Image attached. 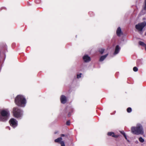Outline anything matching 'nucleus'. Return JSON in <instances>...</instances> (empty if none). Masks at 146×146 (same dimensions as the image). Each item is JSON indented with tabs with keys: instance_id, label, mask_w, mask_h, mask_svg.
<instances>
[{
	"instance_id": "nucleus-13",
	"label": "nucleus",
	"mask_w": 146,
	"mask_h": 146,
	"mask_svg": "<svg viewBox=\"0 0 146 146\" xmlns=\"http://www.w3.org/2000/svg\"><path fill=\"white\" fill-rule=\"evenodd\" d=\"M108 55V54H107L105 55L102 56L100 57L99 61L100 62L103 61Z\"/></svg>"
},
{
	"instance_id": "nucleus-6",
	"label": "nucleus",
	"mask_w": 146,
	"mask_h": 146,
	"mask_svg": "<svg viewBox=\"0 0 146 146\" xmlns=\"http://www.w3.org/2000/svg\"><path fill=\"white\" fill-rule=\"evenodd\" d=\"M9 123L11 126L13 128L17 127L18 125V122L14 118L11 119L9 121Z\"/></svg>"
},
{
	"instance_id": "nucleus-19",
	"label": "nucleus",
	"mask_w": 146,
	"mask_h": 146,
	"mask_svg": "<svg viewBox=\"0 0 146 146\" xmlns=\"http://www.w3.org/2000/svg\"><path fill=\"white\" fill-rule=\"evenodd\" d=\"M68 100V98H67L64 96V104Z\"/></svg>"
},
{
	"instance_id": "nucleus-25",
	"label": "nucleus",
	"mask_w": 146,
	"mask_h": 146,
	"mask_svg": "<svg viewBox=\"0 0 146 146\" xmlns=\"http://www.w3.org/2000/svg\"><path fill=\"white\" fill-rule=\"evenodd\" d=\"M121 133L123 135H124V133H125L123 131H121Z\"/></svg>"
},
{
	"instance_id": "nucleus-20",
	"label": "nucleus",
	"mask_w": 146,
	"mask_h": 146,
	"mask_svg": "<svg viewBox=\"0 0 146 146\" xmlns=\"http://www.w3.org/2000/svg\"><path fill=\"white\" fill-rule=\"evenodd\" d=\"M82 74L80 73L79 74H77V78L78 79H79L81 77V75Z\"/></svg>"
},
{
	"instance_id": "nucleus-12",
	"label": "nucleus",
	"mask_w": 146,
	"mask_h": 146,
	"mask_svg": "<svg viewBox=\"0 0 146 146\" xmlns=\"http://www.w3.org/2000/svg\"><path fill=\"white\" fill-rule=\"evenodd\" d=\"M108 135L109 136H111L112 137L117 138L118 137V135H115L114 133L113 132H109L108 133Z\"/></svg>"
},
{
	"instance_id": "nucleus-22",
	"label": "nucleus",
	"mask_w": 146,
	"mask_h": 146,
	"mask_svg": "<svg viewBox=\"0 0 146 146\" xmlns=\"http://www.w3.org/2000/svg\"><path fill=\"white\" fill-rule=\"evenodd\" d=\"M70 120H69L67 121L66 122V125H67L68 126L70 125Z\"/></svg>"
},
{
	"instance_id": "nucleus-30",
	"label": "nucleus",
	"mask_w": 146,
	"mask_h": 146,
	"mask_svg": "<svg viewBox=\"0 0 146 146\" xmlns=\"http://www.w3.org/2000/svg\"><path fill=\"white\" fill-rule=\"evenodd\" d=\"M61 136H62V137H64V134H62L61 135Z\"/></svg>"
},
{
	"instance_id": "nucleus-14",
	"label": "nucleus",
	"mask_w": 146,
	"mask_h": 146,
	"mask_svg": "<svg viewBox=\"0 0 146 146\" xmlns=\"http://www.w3.org/2000/svg\"><path fill=\"white\" fill-rule=\"evenodd\" d=\"M139 44L145 47V50H146V44L144 43L143 42L140 41L139 42Z\"/></svg>"
},
{
	"instance_id": "nucleus-32",
	"label": "nucleus",
	"mask_w": 146,
	"mask_h": 146,
	"mask_svg": "<svg viewBox=\"0 0 146 146\" xmlns=\"http://www.w3.org/2000/svg\"><path fill=\"white\" fill-rule=\"evenodd\" d=\"M125 139H126V140H127V139H127V138H125Z\"/></svg>"
},
{
	"instance_id": "nucleus-31",
	"label": "nucleus",
	"mask_w": 146,
	"mask_h": 146,
	"mask_svg": "<svg viewBox=\"0 0 146 146\" xmlns=\"http://www.w3.org/2000/svg\"><path fill=\"white\" fill-rule=\"evenodd\" d=\"M127 141H128V142H129V140L128 139H127Z\"/></svg>"
},
{
	"instance_id": "nucleus-8",
	"label": "nucleus",
	"mask_w": 146,
	"mask_h": 146,
	"mask_svg": "<svg viewBox=\"0 0 146 146\" xmlns=\"http://www.w3.org/2000/svg\"><path fill=\"white\" fill-rule=\"evenodd\" d=\"M62 139L61 137H59L54 140V142L56 143H60L61 145V146H64V141H62Z\"/></svg>"
},
{
	"instance_id": "nucleus-2",
	"label": "nucleus",
	"mask_w": 146,
	"mask_h": 146,
	"mask_svg": "<svg viewBox=\"0 0 146 146\" xmlns=\"http://www.w3.org/2000/svg\"><path fill=\"white\" fill-rule=\"evenodd\" d=\"M131 130L132 133L135 135H142L144 133L143 127L140 124H137L136 127H132Z\"/></svg>"
},
{
	"instance_id": "nucleus-27",
	"label": "nucleus",
	"mask_w": 146,
	"mask_h": 146,
	"mask_svg": "<svg viewBox=\"0 0 146 146\" xmlns=\"http://www.w3.org/2000/svg\"><path fill=\"white\" fill-rule=\"evenodd\" d=\"M135 143L136 144H138L139 143V142L138 141H135Z\"/></svg>"
},
{
	"instance_id": "nucleus-33",
	"label": "nucleus",
	"mask_w": 146,
	"mask_h": 146,
	"mask_svg": "<svg viewBox=\"0 0 146 146\" xmlns=\"http://www.w3.org/2000/svg\"><path fill=\"white\" fill-rule=\"evenodd\" d=\"M145 35H146V33H145Z\"/></svg>"
},
{
	"instance_id": "nucleus-9",
	"label": "nucleus",
	"mask_w": 146,
	"mask_h": 146,
	"mask_svg": "<svg viewBox=\"0 0 146 146\" xmlns=\"http://www.w3.org/2000/svg\"><path fill=\"white\" fill-rule=\"evenodd\" d=\"M116 33L117 36L119 37L123 35V33L121 31V29L120 27H118L117 28L116 31Z\"/></svg>"
},
{
	"instance_id": "nucleus-7",
	"label": "nucleus",
	"mask_w": 146,
	"mask_h": 146,
	"mask_svg": "<svg viewBox=\"0 0 146 146\" xmlns=\"http://www.w3.org/2000/svg\"><path fill=\"white\" fill-rule=\"evenodd\" d=\"M83 60L85 62L87 63L90 62L91 60V58L88 55L85 54L83 57Z\"/></svg>"
},
{
	"instance_id": "nucleus-28",
	"label": "nucleus",
	"mask_w": 146,
	"mask_h": 146,
	"mask_svg": "<svg viewBox=\"0 0 146 146\" xmlns=\"http://www.w3.org/2000/svg\"><path fill=\"white\" fill-rule=\"evenodd\" d=\"M7 128H8L9 129V130H10V127H7Z\"/></svg>"
},
{
	"instance_id": "nucleus-5",
	"label": "nucleus",
	"mask_w": 146,
	"mask_h": 146,
	"mask_svg": "<svg viewBox=\"0 0 146 146\" xmlns=\"http://www.w3.org/2000/svg\"><path fill=\"white\" fill-rule=\"evenodd\" d=\"M146 25V22H143L141 23H139L138 24L136 25L135 28L138 31H142L143 29Z\"/></svg>"
},
{
	"instance_id": "nucleus-24",
	"label": "nucleus",
	"mask_w": 146,
	"mask_h": 146,
	"mask_svg": "<svg viewBox=\"0 0 146 146\" xmlns=\"http://www.w3.org/2000/svg\"><path fill=\"white\" fill-rule=\"evenodd\" d=\"M35 1L36 3L37 4H38L40 2V0H35Z\"/></svg>"
},
{
	"instance_id": "nucleus-34",
	"label": "nucleus",
	"mask_w": 146,
	"mask_h": 146,
	"mask_svg": "<svg viewBox=\"0 0 146 146\" xmlns=\"http://www.w3.org/2000/svg\"><path fill=\"white\" fill-rule=\"evenodd\" d=\"M64 146H65V145H64Z\"/></svg>"
},
{
	"instance_id": "nucleus-29",
	"label": "nucleus",
	"mask_w": 146,
	"mask_h": 146,
	"mask_svg": "<svg viewBox=\"0 0 146 146\" xmlns=\"http://www.w3.org/2000/svg\"><path fill=\"white\" fill-rule=\"evenodd\" d=\"M58 133V132H57V131H56V132H54V133H55V134H56V133Z\"/></svg>"
},
{
	"instance_id": "nucleus-10",
	"label": "nucleus",
	"mask_w": 146,
	"mask_h": 146,
	"mask_svg": "<svg viewBox=\"0 0 146 146\" xmlns=\"http://www.w3.org/2000/svg\"><path fill=\"white\" fill-rule=\"evenodd\" d=\"M121 49L120 47L118 45H117L115 47V50L113 54L114 55H115L118 54Z\"/></svg>"
},
{
	"instance_id": "nucleus-18",
	"label": "nucleus",
	"mask_w": 146,
	"mask_h": 146,
	"mask_svg": "<svg viewBox=\"0 0 146 146\" xmlns=\"http://www.w3.org/2000/svg\"><path fill=\"white\" fill-rule=\"evenodd\" d=\"M132 111L131 108L129 107L127 109V111L128 113H130Z\"/></svg>"
},
{
	"instance_id": "nucleus-16",
	"label": "nucleus",
	"mask_w": 146,
	"mask_h": 146,
	"mask_svg": "<svg viewBox=\"0 0 146 146\" xmlns=\"http://www.w3.org/2000/svg\"><path fill=\"white\" fill-rule=\"evenodd\" d=\"M105 50V49L103 48L100 49L99 50V51L101 54H102Z\"/></svg>"
},
{
	"instance_id": "nucleus-4",
	"label": "nucleus",
	"mask_w": 146,
	"mask_h": 146,
	"mask_svg": "<svg viewBox=\"0 0 146 146\" xmlns=\"http://www.w3.org/2000/svg\"><path fill=\"white\" fill-rule=\"evenodd\" d=\"M13 113L15 117L21 119L23 116V111L18 107H14L13 109Z\"/></svg>"
},
{
	"instance_id": "nucleus-15",
	"label": "nucleus",
	"mask_w": 146,
	"mask_h": 146,
	"mask_svg": "<svg viewBox=\"0 0 146 146\" xmlns=\"http://www.w3.org/2000/svg\"><path fill=\"white\" fill-rule=\"evenodd\" d=\"M60 101L61 103L62 104H64V95H62L60 97Z\"/></svg>"
},
{
	"instance_id": "nucleus-17",
	"label": "nucleus",
	"mask_w": 146,
	"mask_h": 146,
	"mask_svg": "<svg viewBox=\"0 0 146 146\" xmlns=\"http://www.w3.org/2000/svg\"><path fill=\"white\" fill-rule=\"evenodd\" d=\"M139 141L141 143H143L144 141V139L141 137H140L139 138Z\"/></svg>"
},
{
	"instance_id": "nucleus-26",
	"label": "nucleus",
	"mask_w": 146,
	"mask_h": 146,
	"mask_svg": "<svg viewBox=\"0 0 146 146\" xmlns=\"http://www.w3.org/2000/svg\"><path fill=\"white\" fill-rule=\"evenodd\" d=\"M123 136L125 137V138L127 137L125 133H124V135Z\"/></svg>"
},
{
	"instance_id": "nucleus-11",
	"label": "nucleus",
	"mask_w": 146,
	"mask_h": 146,
	"mask_svg": "<svg viewBox=\"0 0 146 146\" xmlns=\"http://www.w3.org/2000/svg\"><path fill=\"white\" fill-rule=\"evenodd\" d=\"M66 110H67L68 111H70L68 114V117H70L71 115V113L74 111L73 108L71 106H70L69 107H67L66 108Z\"/></svg>"
},
{
	"instance_id": "nucleus-3",
	"label": "nucleus",
	"mask_w": 146,
	"mask_h": 146,
	"mask_svg": "<svg viewBox=\"0 0 146 146\" xmlns=\"http://www.w3.org/2000/svg\"><path fill=\"white\" fill-rule=\"evenodd\" d=\"M0 121H5L7 120L10 115V112L6 109L2 110L1 111Z\"/></svg>"
},
{
	"instance_id": "nucleus-1",
	"label": "nucleus",
	"mask_w": 146,
	"mask_h": 146,
	"mask_svg": "<svg viewBox=\"0 0 146 146\" xmlns=\"http://www.w3.org/2000/svg\"><path fill=\"white\" fill-rule=\"evenodd\" d=\"M15 103L18 106L24 107L26 106L27 101L24 96L22 95H18L15 98Z\"/></svg>"
},
{
	"instance_id": "nucleus-23",
	"label": "nucleus",
	"mask_w": 146,
	"mask_h": 146,
	"mask_svg": "<svg viewBox=\"0 0 146 146\" xmlns=\"http://www.w3.org/2000/svg\"><path fill=\"white\" fill-rule=\"evenodd\" d=\"M143 9L144 10H146V0L145 1V6L143 7Z\"/></svg>"
},
{
	"instance_id": "nucleus-21",
	"label": "nucleus",
	"mask_w": 146,
	"mask_h": 146,
	"mask_svg": "<svg viewBox=\"0 0 146 146\" xmlns=\"http://www.w3.org/2000/svg\"><path fill=\"white\" fill-rule=\"evenodd\" d=\"M133 70L135 72H137L138 71V68L136 67H134L133 68Z\"/></svg>"
}]
</instances>
